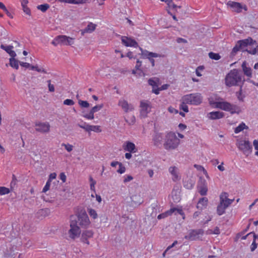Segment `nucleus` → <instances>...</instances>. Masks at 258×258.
<instances>
[{"mask_svg": "<svg viewBox=\"0 0 258 258\" xmlns=\"http://www.w3.org/2000/svg\"><path fill=\"white\" fill-rule=\"evenodd\" d=\"M242 81V75L240 70L238 69L231 70L226 76L225 78V85L229 87L240 86Z\"/></svg>", "mask_w": 258, "mask_h": 258, "instance_id": "f257e3e1", "label": "nucleus"}, {"mask_svg": "<svg viewBox=\"0 0 258 258\" xmlns=\"http://www.w3.org/2000/svg\"><path fill=\"white\" fill-rule=\"evenodd\" d=\"M210 104L215 105L216 108H220L226 111H229L231 114H239L241 112L240 107L235 104H231L228 102H210Z\"/></svg>", "mask_w": 258, "mask_h": 258, "instance_id": "f03ea898", "label": "nucleus"}, {"mask_svg": "<svg viewBox=\"0 0 258 258\" xmlns=\"http://www.w3.org/2000/svg\"><path fill=\"white\" fill-rule=\"evenodd\" d=\"M70 226H88L90 223L89 217L85 211L81 210L77 215L70 216Z\"/></svg>", "mask_w": 258, "mask_h": 258, "instance_id": "7ed1b4c3", "label": "nucleus"}, {"mask_svg": "<svg viewBox=\"0 0 258 258\" xmlns=\"http://www.w3.org/2000/svg\"><path fill=\"white\" fill-rule=\"evenodd\" d=\"M180 143V140L175 134L172 132L166 133L165 141L163 144L164 148L167 150H174L177 148Z\"/></svg>", "mask_w": 258, "mask_h": 258, "instance_id": "20e7f679", "label": "nucleus"}, {"mask_svg": "<svg viewBox=\"0 0 258 258\" xmlns=\"http://www.w3.org/2000/svg\"><path fill=\"white\" fill-rule=\"evenodd\" d=\"M255 43H256V41L253 40L250 37L246 39L238 40L233 48L232 52L236 53L239 50L243 51V50H245L244 48L248 45H252Z\"/></svg>", "mask_w": 258, "mask_h": 258, "instance_id": "39448f33", "label": "nucleus"}, {"mask_svg": "<svg viewBox=\"0 0 258 258\" xmlns=\"http://www.w3.org/2000/svg\"><path fill=\"white\" fill-rule=\"evenodd\" d=\"M182 100L189 104L198 105L202 103L203 97L200 93H192L184 95Z\"/></svg>", "mask_w": 258, "mask_h": 258, "instance_id": "423d86ee", "label": "nucleus"}, {"mask_svg": "<svg viewBox=\"0 0 258 258\" xmlns=\"http://www.w3.org/2000/svg\"><path fill=\"white\" fill-rule=\"evenodd\" d=\"M238 149L246 156H248L252 151V146L248 141L241 140L237 142Z\"/></svg>", "mask_w": 258, "mask_h": 258, "instance_id": "0eeeda50", "label": "nucleus"}, {"mask_svg": "<svg viewBox=\"0 0 258 258\" xmlns=\"http://www.w3.org/2000/svg\"><path fill=\"white\" fill-rule=\"evenodd\" d=\"M204 234V230L202 229L190 230L188 234L184 236V238L189 240H196L200 239Z\"/></svg>", "mask_w": 258, "mask_h": 258, "instance_id": "6e6552de", "label": "nucleus"}, {"mask_svg": "<svg viewBox=\"0 0 258 258\" xmlns=\"http://www.w3.org/2000/svg\"><path fill=\"white\" fill-rule=\"evenodd\" d=\"M165 136L164 133L154 131L152 136L154 145L157 147H161L165 141Z\"/></svg>", "mask_w": 258, "mask_h": 258, "instance_id": "1a4fd4ad", "label": "nucleus"}, {"mask_svg": "<svg viewBox=\"0 0 258 258\" xmlns=\"http://www.w3.org/2000/svg\"><path fill=\"white\" fill-rule=\"evenodd\" d=\"M103 107V104L97 105L92 107L88 113H86L85 111H83L82 116L88 119H93L94 118V113L101 110Z\"/></svg>", "mask_w": 258, "mask_h": 258, "instance_id": "9d476101", "label": "nucleus"}, {"mask_svg": "<svg viewBox=\"0 0 258 258\" xmlns=\"http://www.w3.org/2000/svg\"><path fill=\"white\" fill-rule=\"evenodd\" d=\"M35 130L41 133H47L49 132L50 124L48 122H37L35 123Z\"/></svg>", "mask_w": 258, "mask_h": 258, "instance_id": "9b49d317", "label": "nucleus"}, {"mask_svg": "<svg viewBox=\"0 0 258 258\" xmlns=\"http://www.w3.org/2000/svg\"><path fill=\"white\" fill-rule=\"evenodd\" d=\"M78 125L87 132L93 131L96 133H100L102 131L100 126L89 125L86 122H84L83 124H78Z\"/></svg>", "mask_w": 258, "mask_h": 258, "instance_id": "f8f14e48", "label": "nucleus"}, {"mask_svg": "<svg viewBox=\"0 0 258 258\" xmlns=\"http://www.w3.org/2000/svg\"><path fill=\"white\" fill-rule=\"evenodd\" d=\"M227 5L233 9V11L236 12L237 13L241 12L242 9L245 11L247 10V8L245 5L242 6L241 4L237 2L229 1L227 3Z\"/></svg>", "mask_w": 258, "mask_h": 258, "instance_id": "ddd939ff", "label": "nucleus"}, {"mask_svg": "<svg viewBox=\"0 0 258 258\" xmlns=\"http://www.w3.org/2000/svg\"><path fill=\"white\" fill-rule=\"evenodd\" d=\"M121 39L122 43L125 46H130L134 47H137L139 46L137 42L135 39H133L131 37H128L126 36H121Z\"/></svg>", "mask_w": 258, "mask_h": 258, "instance_id": "4468645a", "label": "nucleus"}, {"mask_svg": "<svg viewBox=\"0 0 258 258\" xmlns=\"http://www.w3.org/2000/svg\"><path fill=\"white\" fill-rule=\"evenodd\" d=\"M81 233L80 227H71V229L68 231V235L71 239H75L80 236Z\"/></svg>", "mask_w": 258, "mask_h": 258, "instance_id": "2eb2a0df", "label": "nucleus"}, {"mask_svg": "<svg viewBox=\"0 0 258 258\" xmlns=\"http://www.w3.org/2000/svg\"><path fill=\"white\" fill-rule=\"evenodd\" d=\"M118 105L120 106L126 113L134 109L133 105L131 104H128L127 101L124 100H119Z\"/></svg>", "mask_w": 258, "mask_h": 258, "instance_id": "dca6fc26", "label": "nucleus"}, {"mask_svg": "<svg viewBox=\"0 0 258 258\" xmlns=\"http://www.w3.org/2000/svg\"><path fill=\"white\" fill-rule=\"evenodd\" d=\"M66 40H67V36L58 35L53 40L51 43L55 46L58 44L66 45Z\"/></svg>", "mask_w": 258, "mask_h": 258, "instance_id": "f3484780", "label": "nucleus"}, {"mask_svg": "<svg viewBox=\"0 0 258 258\" xmlns=\"http://www.w3.org/2000/svg\"><path fill=\"white\" fill-rule=\"evenodd\" d=\"M140 107L141 108L140 110V115L144 118L146 117L148 113H149V111H148L149 105L143 101H141Z\"/></svg>", "mask_w": 258, "mask_h": 258, "instance_id": "a211bd4d", "label": "nucleus"}, {"mask_svg": "<svg viewBox=\"0 0 258 258\" xmlns=\"http://www.w3.org/2000/svg\"><path fill=\"white\" fill-rule=\"evenodd\" d=\"M224 113L220 111H212L208 114V117L211 119H218L223 118Z\"/></svg>", "mask_w": 258, "mask_h": 258, "instance_id": "6ab92c4d", "label": "nucleus"}, {"mask_svg": "<svg viewBox=\"0 0 258 258\" xmlns=\"http://www.w3.org/2000/svg\"><path fill=\"white\" fill-rule=\"evenodd\" d=\"M132 202L135 205H140L144 202L143 199L140 194H135L131 197Z\"/></svg>", "mask_w": 258, "mask_h": 258, "instance_id": "aec40b11", "label": "nucleus"}, {"mask_svg": "<svg viewBox=\"0 0 258 258\" xmlns=\"http://www.w3.org/2000/svg\"><path fill=\"white\" fill-rule=\"evenodd\" d=\"M96 27V25L92 23V22H90L87 26L83 30H81V35L83 36L86 33H92L94 31Z\"/></svg>", "mask_w": 258, "mask_h": 258, "instance_id": "412c9836", "label": "nucleus"}, {"mask_svg": "<svg viewBox=\"0 0 258 258\" xmlns=\"http://www.w3.org/2000/svg\"><path fill=\"white\" fill-rule=\"evenodd\" d=\"M248 228V227H247V228L245 229V230H244V231H243L242 232H240L239 233H238L236 235V237L237 238H239L240 237L242 239H245L247 237L250 236L251 234H253V238L255 240L256 238L258 239V236L255 235L254 233L250 232L248 233H247V234H246L245 235H244V234H245V233L247 231V228Z\"/></svg>", "mask_w": 258, "mask_h": 258, "instance_id": "4be33fe9", "label": "nucleus"}, {"mask_svg": "<svg viewBox=\"0 0 258 258\" xmlns=\"http://www.w3.org/2000/svg\"><path fill=\"white\" fill-rule=\"evenodd\" d=\"M13 47L12 45L5 46L4 44H1V48L5 50L11 57H15L16 56V52L12 50Z\"/></svg>", "mask_w": 258, "mask_h": 258, "instance_id": "5701e85b", "label": "nucleus"}, {"mask_svg": "<svg viewBox=\"0 0 258 258\" xmlns=\"http://www.w3.org/2000/svg\"><path fill=\"white\" fill-rule=\"evenodd\" d=\"M195 184V181L191 178H187L183 181V186L188 189H192Z\"/></svg>", "mask_w": 258, "mask_h": 258, "instance_id": "b1692460", "label": "nucleus"}, {"mask_svg": "<svg viewBox=\"0 0 258 258\" xmlns=\"http://www.w3.org/2000/svg\"><path fill=\"white\" fill-rule=\"evenodd\" d=\"M141 55L142 58H148L149 57H160L161 55L157 53L149 52L147 50H144L142 53Z\"/></svg>", "mask_w": 258, "mask_h": 258, "instance_id": "393cba45", "label": "nucleus"}, {"mask_svg": "<svg viewBox=\"0 0 258 258\" xmlns=\"http://www.w3.org/2000/svg\"><path fill=\"white\" fill-rule=\"evenodd\" d=\"M177 170V168L175 166L170 167L169 168V171L172 175V180L173 181H176L179 179Z\"/></svg>", "mask_w": 258, "mask_h": 258, "instance_id": "a878e982", "label": "nucleus"}, {"mask_svg": "<svg viewBox=\"0 0 258 258\" xmlns=\"http://www.w3.org/2000/svg\"><path fill=\"white\" fill-rule=\"evenodd\" d=\"M242 68L245 75L251 77L252 76V70L249 67H246V62L244 61L242 64Z\"/></svg>", "mask_w": 258, "mask_h": 258, "instance_id": "bb28decb", "label": "nucleus"}, {"mask_svg": "<svg viewBox=\"0 0 258 258\" xmlns=\"http://www.w3.org/2000/svg\"><path fill=\"white\" fill-rule=\"evenodd\" d=\"M124 150L130 152L131 153L136 152V146L135 145L130 141L126 142V146L124 148Z\"/></svg>", "mask_w": 258, "mask_h": 258, "instance_id": "cd10ccee", "label": "nucleus"}, {"mask_svg": "<svg viewBox=\"0 0 258 258\" xmlns=\"http://www.w3.org/2000/svg\"><path fill=\"white\" fill-rule=\"evenodd\" d=\"M208 202V200L206 197L202 198L200 199L197 207L198 209H202L207 205Z\"/></svg>", "mask_w": 258, "mask_h": 258, "instance_id": "c85d7f7f", "label": "nucleus"}, {"mask_svg": "<svg viewBox=\"0 0 258 258\" xmlns=\"http://www.w3.org/2000/svg\"><path fill=\"white\" fill-rule=\"evenodd\" d=\"M10 65L11 67L18 70L19 69V63L20 64V61L16 59L15 57H11L10 59Z\"/></svg>", "mask_w": 258, "mask_h": 258, "instance_id": "c756f323", "label": "nucleus"}, {"mask_svg": "<svg viewBox=\"0 0 258 258\" xmlns=\"http://www.w3.org/2000/svg\"><path fill=\"white\" fill-rule=\"evenodd\" d=\"M223 204L220 202L217 208V213L220 216L225 213V209L227 208Z\"/></svg>", "mask_w": 258, "mask_h": 258, "instance_id": "7c9ffc66", "label": "nucleus"}, {"mask_svg": "<svg viewBox=\"0 0 258 258\" xmlns=\"http://www.w3.org/2000/svg\"><path fill=\"white\" fill-rule=\"evenodd\" d=\"M173 213H174V209H170V210L166 211L165 212L159 214L157 218L158 219H161L162 218H164L165 217H167L168 216L171 215Z\"/></svg>", "mask_w": 258, "mask_h": 258, "instance_id": "2f4dec72", "label": "nucleus"}, {"mask_svg": "<svg viewBox=\"0 0 258 258\" xmlns=\"http://www.w3.org/2000/svg\"><path fill=\"white\" fill-rule=\"evenodd\" d=\"M248 126L246 125L245 124L242 122L238 126H237L234 130V133L238 134L240 132L242 131L244 129H248Z\"/></svg>", "mask_w": 258, "mask_h": 258, "instance_id": "473e14b6", "label": "nucleus"}, {"mask_svg": "<svg viewBox=\"0 0 258 258\" xmlns=\"http://www.w3.org/2000/svg\"><path fill=\"white\" fill-rule=\"evenodd\" d=\"M198 191L201 196L207 195L208 188L207 186H198Z\"/></svg>", "mask_w": 258, "mask_h": 258, "instance_id": "72a5a7b5", "label": "nucleus"}, {"mask_svg": "<svg viewBox=\"0 0 258 258\" xmlns=\"http://www.w3.org/2000/svg\"><path fill=\"white\" fill-rule=\"evenodd\" d=\"M209 56L211 59H214L215 60H218L221 58V56L219 53H216L213 52H210L209 53Z\"/></svg>", "mask_w": 258, "mask_h": 258, "instance_id": "f704fd0d", "label": "nucleus"}, {"mask_svg": "<svg viewBox=\"0 0 258 258\" xmlns=\"http://www.w3.org/2000/svg\"><path fill=\"white\" fill-rule=\"evenodd\" d=\"M50 7V6L48 4H44L40 5H38L37 8L40 10L42 12H46Z\"/></svg>", "mask_w": 258, "mask_h": 258, "instance_id": "c9c22d12", "label": "nucleus"}, {"mask_svg": "<svg viewBox=\"0 0 258 258\" xmlns=\"http://www.w3.org/2000/svg\"><path fill=\"white\" fill-rule=\"evenodd\" d=\"M93 236V232L91 230H86L84 231L82 234V237L83 239H84L85 237L87 238H90Z\"/></svg>", "mask_w": 258, "mask_h": 258, "instance_id": "e433bc0d", "label": "nucleus"}, {"mask_svg": "<svg viewBox=\"0 0 258 258\" xmlns=\"http://www.w3.org/2000/svg\"><path fill=\"white\" fill-rule=\"evenodd\" d=\"M165 3L167 4V5H168V7L169 8H172L173 9H176V8H181V6H177V5L174 4L172 2V0H166Z\"/></svg>", "mask_w": 258, "mask_h": 258, "instance_id": "4c0bfd02", "label": "nucleus"}, {"mask_svg": "<svg viewBox=\"0 0 258 258\" xmlns=\"http://www.w3.org/2000/svg\"><path fill=\"white\" fill-rule=\"evenodd\" d=\"M10 192V190L9 188L5 186H0V196L8 194Z\"/></svg>", "mask_w": 258, "mask_h": 258, "instance_id": "58836bf2", "label": "nucleus"}, {"mask_svg": "<svg viewBox=\"0 0 258 258\" xmlns=\"http://www.w3.org/2000/svg\"><path fill=\"white\" fill-rule=\"evenodd\" d=\"M186 104L187 103H185V101H182V102L180 104L179 106V109L180 110H182L185 112H188V108Z\"/></svg>", "mask_w": 258, "mask_h": 258, "instance_id": "ea45409f", "label": "nucleus"}, {"mask_svg": "<svg viewBox=\"0 0 258 258\" xmlns=\"http://www.w3.org/2000/svg\"><path fill=\"white\" fill-rule=\"evenodd\" d=\"M88 212L89 215L92 217L93 219H96L97 217V214L96 211L93 209L90 208L88 209Z\"/></svg>", "mask_w": 258, "mask_h": 258, "instance_id": "a19ab883", "label": "nucleus"}, {"mask_svg": "<svg viewBox=\"0 0 258 258\" xmlns=\"http://www.w3.org/2000/svg\"><path fill=\"white\" fill-rule=\"evenodd\" d=\"M78 103L79 105L82 108H88L90 106V104L87 101L79 100Z\"/></svg>", "mask_w": 258, "mask_h": 258, "instance_id": "79ce46f5", "label": "nucleus"}, {"mask_svg": "<svg viewBox=\"0 0 258 258\" xmlns=\"http://www.w3.org/2000/svg\"><path fill=\"white\" fill-rule=\"evenodd\" d=\"M228 197V194L226 192H223L220 196V202L224 203V200H227Z\"/></svg>", "mask_w": 258, "mask_h": 258, "instance_id": "37998d69", "label": "nucleus"}, {"mask_svg": "<svg viewBox=\"0 0 258 258\" xmlns=\"http://www.w3.org/2000/svg\"><path fill=\"white\" fill-rule=\"evenodd\" d=\"M207 233L208 234H219L220 233V230L218 227H216L214 230L211 229H209L207 231Z\"/></svg>", "mask_w": 258, "mask_h": 258, "instance_id": "c03bdc74", "label": "nucleus"}, {"mask_svg": "<svg viewBox=\"0 0 258 258\" xmlns=\"http://www.w3.org/2000/svg\"><path fill=\"white\" fill-rule=\"evenodd\" d=\"M198 186H207L206 180L205 179L200 177V180L198 181Z\"/></svg>", "mask_w": 258, "mask_h": 258, "instance_id": "a18cd8bd", "label": "nucleus"}, {"mask_svg": "<svg viewBox=\"0 0 258 258\" xmlns=\"http://www.w3.org/2000/svg\"><path fill=\"white\" fill-rule=\"evenodd\" d=\"M246 51L248 53L254 55L256 54L258 52V47H256L255 48L251 49V50H248L247 49H245V50H243V52Z\"/></svg>", "mask_w": 258, "mask_h": 258, "instance_id": "49530a36", "label": "nucleus"}, {"mask_svg": "<svg viewBox=\"0 0 258 258\" xmlns=\"http://www.w3.org/2000/svg\"><path fill=\"white\" fill-rule=\"evenodd\" d=\"M125 171V167L122 165L121 163H119V168L117 172L120 174H122Z\"/></svg>", "mask_w": 258, "mask_h": 258, "instance_id": "de8ad7c7", "label": "nucleus"}, {"mask_svg": "<svg viewBox=\"0 0 258 258\" xmlns=\"http://www.w3.org/2000/svg\"><path fill=\"white\" fill-rule=\"evenodd\" d=\"M241 88H242V86L240 85V90L236 93V94H237V97L239 101L243 102L244 100H243V97L241 96V95H242V89Z\"/></svg>", "mask_w": 258, "mask_h": 258, "instance_id": "09e8293b", "label": "nucleus"}, {"mask_svg": "<svg viewBox=\"0 0 258 258\" xmlns=\"http://www.w3.org/2000/svg\"><path fill=\"white\" fill-rule=\"evenodd\" d=\"M61 146H64L68 152H70L73 150V146L70 144H65L64 143H62Z\"/></svg>", "mask_w": 258, "mask_h": 258, "instance_id": "8fccbe9b", "label": "nucleus"}, {"mask_svg": "<svg viewBox=\"0 0 258 258\" xmlns=\"http://www.w3.org/2000/svg\"><path fill=\"white\" fill-rule=\"evenodd\" d=\"M148 84L150 86H152L153 88H154L155 87H158V85L156 82L151 78L149 79Z\"/></svg>", "mask_w": 258, "mask_h": 258, "instance_id": "3c124183", "label": "nucleus"}, {"mask_svg": "<svg viewBox=\"0 0 258 258\" xmlns=\"http://www.w3.org/2000/svg\"><path fill=\"white\" fill-rule=\"evenodd\" d=\"M74 104L75 102L72 99H67L63 101V104L66 105L71 106L73 105Z\"/></svg>", "mask_w": 258, "mask_h": 258, "instance_id": "603ef678", "label": "nucleus"}, {"mask_svg": "<svg viewBox=\"0 0 258 258\" xmlns=\"http://www.w3.org/2000/svg\"><path fill=\"white\" fill-rule=\"evenodd\" d=\"M172 209H174V213H175V215L179 214L182 216L184 215L183 210L181 209H177L176 208H172Z\"/></svg>", "mask_w": 258, "mask_h": 258, "instance_id": "864d4df0", "label": "nucleus"}, {"mask_svg": "<svg viewBox=\"0 0 258 258\" xmlns=\"http://www.w3.org/2000/svg\"><path fill=\"white\" fill-rule=\"evenodd\" d=\"M47 82L48 83V90L50 92H53L54 91V85H52V84H51L50 82H51V81L49 80H48L47 81Z\"/></svg>", "mask_w": 258, "mask_h": 258, "instance_id": "5fc2aeb1", "label": "nucleus"}, {"mask_svg": "<svg viewBox=\"0 0 258 258\" xmlns=\"http://www.w3.org/2000/svg\"><path fill=\"white\" fill-rule=\"evenodd\" d=\"M252 224L254 226H257L258 225V220L253 221V219H249L248 220V223H247V226H251Z\"/></svg>", "mask_w": 258, "mask_h": 258, "instance_id": "6e6d98bb", "label": "nucleus"}, {"mask_svg": "<svg viewBox=\"0 0 258 258\" xmlns=\"http://www.w3.org/2000/svg\"><path fill=\"white\" fill-rule=\"evenodd\" d=\"M50 183L51 182H50L49 181H47L45 185L44 186L42 189V192H45L49 189Z\"/></svg>", "mask_w": 258, "mask_h": 258, "instance_id": "4d7b16f0", "label": "nucleus"}, {"mask_svg": "<svg viewBox=\"0 0 258 258\" xmlns=\"http://www.w3.org/2000/svg\"><path fill=\"white\" fill-rule=\"evenodd\" d=\"M23 8V10L24 11V12L27 14V15H31V10L27 6H24V7H22Z\"/></svg>", "mask_w": 258, "mask_h": 258, "instance_id": "13d9d810", "label": "nucleus"}, {"mask_svg": "<svg viewBox=\"0 0 258 258\" xmlns=\"http://www.w3.org/2000/svg\"><path fill=\"white\" fill-rule=\"evenodd\" d=\"M74 43L73 39L67 36V40H66V45H71Z\"/></svg>", "mask_w": 258, "mask_h": 258, "instance_id": "bf43d9fd", "label": "nucleus"}, {"mask_svg": "<svg viewBox=\"0 0 258 258\" xmlns=\"http://www.w3.org/2000/svg\"><path fill=\"white\" fill-rule=\"evenodd\" d=\"M16 177L13 174V180L12 181H11V184H10V186H11V189H12V188H13V187L16 184Z\"/></svg>", "mask_w": 258, "mask_h": 258, "instance_id": "052dcab7", "label": "nucleus"}, {"mask_svg": "<svg viewBox=\"0 0 258 258\" xmlns=\"http://www.w3.org/2000/svg\"><path fill=\"white\" fill-rule=\"evenodd\" d=\"M56 174L55 173H52L50 174V175L49 176V178L47 181L51 182V180L52 179H55L56 178Z\"/></svg>", "mask_w": 258, "mask_h": 258, "instance_id": "680f3d73", "label": "nucleus"}, {"mask_svg": "<svg viewBox=\"0 0 258 258\" xmlns=\"http://www.w3.org/2000/svg\"><path fill=\"white\" fill-rule=\"evenodd\" d=\"M257 247V244L255 242V240L254 239L253 241L252 242L251 246L250 249L251 251H253Z\"/></svg>", "mask_w": 258, "mask_h": 258, "instance_id": "e2e57ef3", "label": "nucleus"}, {"mask_svg": "<svg viewBox=\"0 0 258 258\" xmlns=\"http://www.w3.org/2000/svg\"><path fill=\"white\" fill-rule=\"evenodd\" d=\"M124 223H125V224H126V225H128V224H131V226L136 224L135 223L134 221H133V220H132V219H130L129 218H127Z\"/></svg>", "mask_w": 258, "mask_h": 258, "instance_id": "0e129e2a", "label": "nucleus"}, {"mask_svg": "<svg viewBox=\"0 0 258 258\" xmlns=\"http://www.w3.org/2000/svg\"><path fill=\"white\" fill-rule=\"evenodd\" d=\"M20 65L23 67L26 68H29L30 67V64L28 62H20Z\"/></svg>", "mask_w": 258, "mask_h": 258, "instance_id": "69168bd1", "label": "nucleus"}, {"mask_svg": "<svg viewBox=\"0 0 258 258\" xmlns=\"http://www.w3.org/2000/svg\"><path fill=\"white\" fill-rule=\"evenodd\" d=\"M59 177L63 182H64L66 181L67 177L63 172H62L60 174Z\"/></svg>", "mask_w": 258, "mask_h": 258, "instance_id": "338daca9", "label": "nucleus"}, {"mask_svg": "<svg viewBox=\"0 0 258 258\" xmlns=\"http://www.w3.org/2000/svg\"><path fill=\"white\" fill-rule=\"evenodd\" d=\"M253 144L255 150L258 151V140H254Z\"/></svg>", "mask_w": 258, "mask_h": 258, "instance_id": "774afa93", "label": "nucleus"}]
</instances>
